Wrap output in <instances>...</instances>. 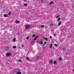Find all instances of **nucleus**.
Returning a JSON list of instances; mask_svg holds the SVG:
<instances>
[{
  "mask_svg": "<svg viewBox=\"0 0 74 74\" xmlns=\"http://www.w3.org/2000/svg\"><path fill=\"white\" fill-rule=\"evenodd\" d=\"M45 40L46 41H47L48 40V39L47 38H45Z\"/></svg>",
  "mask_w": 74,
  "mask_h": 74,
  "instance_id": "nucleus-23",
  "label": "nucleus"
},
{
  "mask_svg": "<svg viewBox=\"0 0 74 74\" xmlns=\"http://www.w3.org/2000/svg\"><path fill=\"white\" fill-rule=\"evenodd\" d=\"M11 14V12H10L9 13V14H8V15H10V14Z\"/></svg>",
  "mask_w": 74,
  "mask_h": 74,
  "instance_id": "nucleus-25",
  "label": "nucleus"
},
{
  "mask_svg": "<svg viewBox=\"0 0 74 74\" xmlns=\"http://www.w3.org/2000/svg\"><path fill=\"white\" fill-rule=\"evenodd\" d=\"M18 61L21 62H22V60H19Z\"/></svg>",
  "mask_w": 74,
  "mask_h": 74,
  "instance_id": "nucleus-19",
  "label": "nucleus"
},
{
  "mask_svg": "<svg viewBox=\"0 0 74 74\" xmlns=\"http://www.w3.org/2000/svg\"><path fill=\"white\" fill-rule=\"evenodd\" d=\"M6 55L7 56H10L11 55V53H7Z\"/></svg>",
  "mask_w": 74,
  "mask_h": 74,
  "instance_id": "nucleus-1",
  "label": "nucleus"
},
{
  "mask_svg": "<svg viewBox=\"0 0 74 74\" xmlns=\"http://www.w3.org/2000/svg\"><path fill=\"white\" fill-rule=\"evenodd\" d=\"M29 36H27L26 38V39L27 40H29Z\"/></svg>",
  "mask_w": 74,
  "mask_h": 74,
  "instance_id": "nucleus-14",
  "label": "nucleus"
},
{
  "mask_svg": "<svg viewBox=\"0 0 74 74\" xmlns=\"http://www.w3.org/2000/svg\"><path fill=\"white\" fill-rule=\"evenodd\" d=\"M13 48H16V46H13Z\"/></svg>",
  "mask_w": 74,
  "mask_h": 74,
  "instance_id": "nucleus-18",
  "label": "nucleus"
},
{
  "mask_svg": "<svg viewBox=\"0 0 74 74\" xmlns=\"http://www.w3.org/2000/svg\"><path fill=\"white\" fill-rule=\"evenodd\" d=\"M52 44H51L50 45V48H52Z\"/></svg>",
  "mask_w": 74,
  "mask_h": 74,
  "instance_id": "nucleus-9",
  "label": "nucleus"
},
{
  "mask_svg": "<svg viewBox=\"0 0 74 74\" xmlns=\"http://www.w3.org/2000/svg\"><path fill=\"white\" fill-rule=\"evenodd\" d=\"M47 43V42H45V44H46Z\"/></svg>",
  "mask_w": 74,
  "mask_h": 74,
  "instance_id": "nucleus-29",
  "label": "nucleus"
},
{
  "mask_svg": "<svg viewBox=\"0 0 74 74\" xmlns=\"http://www.w3.org/2000/svg\"><path fill=\"white\" fill-rule=\"evenodd\" d=\"M61 24H62V23H61V22H60L58 23V26H60V25H61Z\"/></svg>",
  "mask_w": 74,
  "mask_h": 74,
  "instance_id": "nucleus-4",
  "label": "nucleus"
},
{
  "mask_svg": "<svg viewBox=\"0 0 74 74\" xmlns=\"http://www.w3.org/2000/svg\"><path fill=\"white\" fill-rule=\"evenodd\" d=\"M17 74H21V73L19 72H17Z\"/></svg>",
  "mask_w": 74,
  "mask_h": 74,
  "instance_id": "nucleus-15",
  "label": "nucleus"
},
{
  "mask_svg": "<svg viewBox=\"0 0 74 74\" xmlns=\"http://www.w3.org/2000/svg\"><path fill=\"white\" fill-rule=\"evenodd\" d=\"M18 35H20V34H18Z\"/></svg>",
  "mask_w": 74,
  "mask_h": 74,
  "instance_id": "nucleus-37",
  "label": "nucleus"
},
{
  "mask_svg": "<svg viewBox=\"0 0 74 74\" xmlns=\"http://www.w3.org/2000/svg\"><path fill=\"white\" fill-rule=\"evenodd\" d=\"M37 38V37H36L34 39V41H35V40H36Z\"/></svg>",
  "mask_w": 74,
  "mask_h": 74,
  "instance_id": "nucleus-11",
  "label": "nucleus"
},
{
  "mask_svg": "<svg viewBox=\"0 0 74 74\" xmlns=\"http://www.w3.org/2000/svg\"><path fill=\"white\" fill-rule=\"evenodd\" d=\"M30 27V25H25V27L26 29H28Z\"/></svg>",
  "mask_w": 74,
  "mask_h": 74,
  "instance_id": "nucleus-2",
  "label": "nucleus"
},
{
  "mask_svg": "<svg viewBox=\"0 0 74 74\" xmlns=\"http://www.w3.org/2000/svg\"><path fill=\"white\" fill-rule=\"evenodd\" d=\"M59 60H62V58H60L59 59Z\"/></svg>",
  "mask_w": 74,
  "mask_h": 74,
  "instance_id": "nucleus-22",
  "label": "nucleus"
},
{
  "mask_svg": "<svg viewBox=\"0 0 74 74\" xmlns=\"http://www.w3.org/2000/svg\"><path fill=\"white\" fill-rule=\"evenodd\" d=\"M63 51H64V49H63Z\"/></svg>",
  "mask_w": 74,
  "mask_h": 74,
  "instance_id": "nucleus-35",
  "label": "nucleus"
},
{
  "mask_svg": "<svg viewBox=\"0 0 74 74\" xmlns=\"http://www.w3.org/2000/svg\"><path fill=\"white\" fill-rule=\"evenodd\" d=\"M27 59H28V60H29V57L27 58Z\"/></svg>",
  "mask_w": 74,
  "mask_h": 74,
  "instance_id": "nucleus-26",
  "label": "nucleus"
},
{
  "mask_svg": "<svg viewBox=\"0 0 74 74\" xmlns=\"http://www.w3.org/2000/svg\"><path fill=\"white\" fill-rule=\"evenodd\" d=\"M73 71H74V69L73 70Z\"/></svg>",
  "mask_w": 74,
  "mask_h": 74,
  "instance_id": "nucleus-39",
  "label": "nucleus"
},
{
  "mask_svg": "<svg viewBox=\"0 0 74 74\" xmlns=\"http://www.w3.org/2000/svg\"><path fill=\"white\" fill-rule=\"evenodd\" d=\"M54 45H55V47H58V45H56V44H55Z\"/></svg>",
  "mask_w": 74,
  "mask_h": 74,
  "instance_id": "nucleus-21",
  "label": "nucleus"
},
{
  "mask_svg": "<svg viewBox=\"0 0 74 74\" xmlns=\"http://www.w3.org/2000/svg\"><path fill=\"white\" fill-rule=\"evenodd\" d=\"M24 1H26V0H24Z\"/></svg>",
  "mask_w": 74,
  "mask_h": 74,
  "instance_id": "nucleus-30",
  "label": "nucleus"
},
{
  "mask_svg": "<svg viewBox=\"0 0 74 74\" xmlns=\"http://www.w3.org/2000/svg\"><path fill=\"white\" fill-rule=\"evenodd\" d=\"M54 64H56V62L55 61L54 62Z\"/></svg>",
  "mask_w": 74,
  "mask_h": 74,
  "instance_id": "nucleus-24",
  "label": "nucleus"
},
{
  "mask_svg": "<svg viewBox=\"0 0 74 74\" xmlns=\"http://www.w3.org/2000/svg\"><path fill=\"white\" fill-rule=\"evenodd\" d=\"M43 1H41V3H42V2H43Z\"/></svg>",
  "mask_w": 74,
  "mask_h": 74,
  "instance_id": "nucleus-31",
  "label": "nucleus"
},
{
  "mask_svg": "<svg viewBox=\"0 0 74 74\" xmlns=\"http://www.w3.org/2000/svg\"><path fill=\"white\" fill-rule=\"evenodd\" d=\"M44 27V26L43 25H42L41 26V27Z\"/></svg>",
  "mask_w": 74,
  "mask_h": 74,
  "instance_id": "nucleus-20",
  "label": "nucleus"
},
{
  "mask_svg": "<svg viewBox=\"0 0 74 74\" xmlns=\"http://www.w3.org/2000/svg\"><path fill=\"white\" fill-rule=\"evenodd\" d=\"M7 48H8V49H9V47H8Z\"/></svg>",
  "mask_w": 74,
  "mask_h": 74,
  "instance_id": "nucleus-36",
  "label": "nucleus"
},
{
  "mask_svg": "<svg viewBox=\"0 0 74 74\" xmlns=\"http://www.w3.org/2000/svg\"><path fill=\"white\" fill-rule=\"evenodd\" d=\"M24 6H26L27 5V4H24Z\"/></svg>",
  "mask_w": 74,
  "mask_h": 74,
  "instance_id": "nucleus-16",
  "label": "nucleus"
},
{
  "mask_svg": "<svg viewBox=\"0 0 74 74\" xmlns=\"http://www.w3.org/2000/svg\"><path fill=\"white\" fill-rule=\"evenodd\" d=\"M54 36H56V34H55L54 35Z\"/></svg>",
  "mask_w": 74,
  "mask_h": 74,
  "instance_id": "nucleus-34",
  "label": "nucleus"
},
{
  "mask_svg": "<svg viewBox=\"0 0 74 74\" xmlns=\"http://www.w3.org/2000/svg\"><path fill=\"white\" fill-rule=\"evenodd\" d=\"M22 47H24V46L23 45H21Z\"/></svg>",
  "mask_w": 74,
  "mask_h": 74,
  "instance_id": "nucleus-27",
  "label": "nucleus"
},
{
  "mask_svg": "<svg viewBox=\"0 0 74 74\" xmlns=\"http://www.w3.org/2000/svg\"><path fill=\"white\" fill-rule=\"evenodd\" d=\"M8 16V15L7 14H5L4 15V17H7Z\"/></svg>",
  "mask_w": 74,
  "mask_h": 74,
  "instance_id": "nucleus-8",
  "label": "nucleus"
},
{
  "mask_svg": "<svg viewBox=\"0 0 74 74\" xmlns=\"http://www.w3.org/2000/svg\"><path fill=\"white\" fill-rule=\"evenodd\" d=\"M15 23H19V21H17V20H16L15 21Z\"/></svg>",
  "mask_w": 74,
  "mask_h": 74,
  "instance_id": "nucleus-3",
  "label": "nucleus"
},
{
  "mask_svg": "<svg viewBox=\"0 0 74 74\" xmlns=\"http://www.w3.org/2000/svg\"><path fill=\"white\" fill-rule=\"evenodd\" d=\"M50 38H52V36H50L49 37Z\"/></svg>",
  "mask_w": 74,
  "mask_h": 74,
  "instance_id": "nucleus-28",
  "label": "nucleus"
},
{
  "mask_svg": "<svg viewBox=\"0 0 74 74\" xmlns=\"http://www.w3.org/2000/svg\"><path fill=\"white\" fill-rule=\"evenodd\" d=\"M60 20V18H58V19H57V21H59Z\"/></svg>",
  "mask_w": 74,
  "mask_h": 74,
  "instance_id": "nucleus-10",
  "label": "nucleus"
},
{
  "mask_svg": "<svg viewBox=\"0 0 74 74\" xmlns=\"http://www.w3.org/2000/svg\"><path fill=\"white\" fill-rule=\"evenodd\" d=\"M39 58V57L38 56L37 58V59H38Z\"/></svg>",
  "mask_w": 74,
  "mask_h": 74,
  "instance_id": "nucleus-33",
  "label": "nucleus"
},
{
  "mask_svg": "<svg viewBox=\"0 0 74 74\" xmlns=\"http://www.w3.org/2000/svg\"><path fill=\"white\" fill-rule=\"evenodd\" d=\"M53 25V24H51V26H52Z\"/></svg>",
  "mask_w": 74,
  "mask_h": 74,
  "instance_id": "nucleus-32",
  "label": "nucleus"
},
{
  "mask_svg": "<svg viewBox=\"0 0 74 74\" xmlns=\"http://www.w3.org/2000/svg\"><path fill=\"white\" fill-rule=\"evenodd\" d=\"M53 2H51L50 3V4H53Z\"/></svg>",
  "mask_w": 74,
  "mask_h": 74,
  "instance_id": "nucleus-13",
  "label": "nucleus"
},
{
  "mask_svg": "<svg viewBox=\"0 0 74 74\" xmlns=\"http://www.w3.org/2000/svg\"><path fill=\"white\" fill-rule=\"evenodd\" d=\"M59 16H60L59 15H58L56 17V18H59Z\"/></svg>",
  "mask_w": 74,
  "mask_h": 74,
  "instance_id": "nucleus-12",
  "label": "nucleus"
},
{
  "mask_svg": "<svg viewBox=\"0 0 74 74\" xmlns=\"http://www.w3.org/2000/svg\"><path fill=\"white\" fill-rule=\"evenodd\" d=\"M49 63H52L53 62V61L51 60H49Z\"/></svg>",
  "mask_w": 74,
  "mask_h": 74,
  "instance_id": "nucleus-5",
  "label": "nucleus"
},
{
  "mask_svg": "<svg viewBox=\"0 0 74 74\" xmlns=\"http://www.w3.org/2000/svg\"><path fill=\"white\" fill-rule=\"evenodd\" d=\"M16 40V38H14L13 39V41L14 42H15Z\"/></svg>",
  "mask_w": 74,
  "mask_h": 74,
  "instance_id": "nucleus-6",
  "label": "nucleus"
},
{
  "mask_svg": "<svg viewBox=\"0 0 74 74\" xmlns=\"http://www.w3.org/2000/svg\"><path fill=\"white\" fill-rule=\"evenodd\" d=\"M51 31H53V29H51Z\"/></svg>",
  "mask_w": 74,
  "mask_h": 74,
  "instance_id": "nucleus-38",
  "label": "nucleus"
},
{
  "mask_svg": "<svg viewBox=\"0 0 74 74\" xmlns=\"http://www.w3.org/2000/svg\"><path fill=\"white\" fill-rule=\"evenodd\" d=\"M39 43L41 44H43V43H42V41H41L40 42H39Z\"/></svg>",
  "mask_w": 74,
  "mask_h": 74,
  "instance_id": "nucleus-7",
  "label": "nucleus"
},
{
  "mask_svg": "<svg viewBox=\"0 0 74 74\" xmlns=\"http://www.w3.org/2000/svg\"><path fill=\"white\" fill-rule=\"evenodd\" d=\"M35 36H36V35H34L32 36V37H35Z\"/></svg>",
  "mask_w": 74,
  "mask_h": 74,
  "instance_id": "nucleus-17",
  "label": "nucleus"
}]
</instances>
